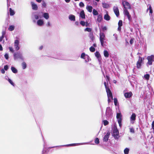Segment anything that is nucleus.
<instances>
[{"label": "nucleus", "instance_id": "1", "mask_svg": "<svg viewBox=\"0 0 154 154\" xmlns=\"http://www.w3.org/2000/svg\"><path fill=\"white\" fill-rule=\"evenodd\" d=\"M122 4L124 8L125 9L124 10V11L125 14L126 16L129 20L130 21L131 19V15L127 10V9H130L131 8L130 4L128 2L126 1H123L122 2Z\"/></svg>", "mask_w": 154, "mask_h": 154}, {"label": "nucleus", "instance_id": "2", "mask_svg": "<svg viewBox=\"0 0 154 154\" xmlns=\"http://www.w3.org/2000/svg\"><path fill=\"white\" fill-rule=\"evenodd\" d=\"M148 62L146 63L147 66L152 65L153 62L154 61V55H151L147 57L146 58Z\"/></svg>", "mask_w": 154, "mask_h": 154}, {"label": "nucleus", "instance_id": "3", "mask_svg": "<svg viewBox=\"0 0 154 154\" xmlns=\"http://www.w3.org/2000/svg\"><path fill=\"white\" fill-rule=\"evenodd\" d=\"M113 136L116 139H118L119 137V132L116 127H114L113 132Z\"/></svg>", "mask_w": 154, "mask_h": 154}, {"label": "nucleus", "instance_id": "4", "mask_svg": "<svg viewBox=\"0 0 154 154\" xmlns=\"http://www.w3.org/2000/svg\"><path fill=\"white\" fill-rule=\"evenodd\" d=\"M148 8L147 9V11L149 10V13L151 14H150V20L152 22H154V18L152 15V10L151 5L149 4L147 6Z\"/></svg>", "mask_w": 154, "mask_h": 154}, {"label": "nucleus", "instance_id": "5", "mask_svg": "<svg viewBox=\"0 0 154 154\" xmlns=\"http://www.w3.org/2000/svg\"><path fill=\"white\" fill-rule=\"evenodd\" d=\"M144 59L139 56V60L137 63V67L138 69H140L141 66V64L143 62Z\"/></svg>", "mask_w": 154, "mask_h": 154}, {"label": "nucleus", "instance_id": "6", "mask_svg": "<svg viewBox=\"0 0 154 154\" xmlns=\"http://www.w3.org/2000/svg\"><path fill=\"white\" fill-rule=\"evenodd\" d=\"M14 59L18 58H20L22 60L23 59L22 54L19 52H17L14 53Z\"/></svg>", "mask_w": 154, "mask_h": 154}, {"label": "nucleus", "instance_id": "7", "mask_svg": "<svg viewBox=\"0 0 154 154\" xmlns=\"http://www.w3.org/2000/svg\"><path fill=\"white\" fill-rule=\"evenodd\" d=\"M136 115L134 113H132L130 118V121L131 124H133L135 122L136 120Z\"/></svg>", "mask_w": 154, "mask_h": 154}, {"label": "nucleus", "instance_id": "8", "mask_svg": "<svg viewBox=\"0 0 154 154\" xmlns=\"http://www.w3.org/2000/svg\"><path fill=\"white\" fill-rule=\"evenodd\" d=\"M19 41L18 40H16L14 43V46L15 50L17 51L18 50L20 49L19 47Z\"/></svg>", "mask_w": 154, "mask_h": 154}, {"label": "nucleus", "instance_id": "9", "mask_svg": "<svg viewBox=\"0 0 154 154\" xmlns=\"http://www.w3.org/2000/svg\"><path fill=\"white\" fill-rule=\"evenodd\" d=\"M113 10L116 16L118 17L119 15L118 7L116 6H114L113 8Z\"/></svg>", "mask_w": 154, "mask_h": 154}, {"label": "nucleus", "instance_id": "10", "mask_svg": "<svg viewBox=\"0 0 154 154\" xmlns=\"http://www.w3.org/2000/svg\"><path fill=\"white\" fill-rule=\"evenodd\" d=\"M106 90L108 98L111 97V99H112L113 97L112 92L110 89H107Z\"/></svg>", "mask_w": 154, "mask_h": 154}, {"label": "nucleus", "instance_id": "11", "mask_svg": "<svg viewBox=\"0 0 154 154\" xmlns=\"http://www.w3.org/2000/svg\"><path fill=\"white\" fill-rule=\"evenodd\" d=\"M110 135V133L108 132L103 137V141L107 142L108 140Z\"/></svg>", "mask_w": 154, "mask_h": 154}, {"label": "nucleus", "instance_id": "12", "mask_svg": "<svg viewBox=\"0 0 154 154\" xmlns=\"http://www.w3.org/2000/svg\"><path fill=\"white\" fill-rule=\"evenodd\" d=\"M132 95V93L131 92H126L124 94V96L126 98H129Z\"/></svg>", "mask_w": 154, "mask_h": 154}, {"label": "nucleus", "instance_id": "13", "mask_svg": "<svg viewBox=\"0 0 154 154\" xmlns=\"http://www.w3.org/2000/svg\"><path fill=\"white\" fill-rule=\"evenodd\" d=\"M31 3L32 9L34 10H37L38 8L37 5L32 2H31Z\"/></svg>", "mask_w": 154, "mask_h": 154}, {"label": "nucleus", "instance_id": "14", "mask_svg": "<svg viewBox=\"0 0 154 154\" xmlns=\"http://www.w3.org/2000/svg\"><path fill=\"white\" fill-rule=\"evenodd\" d=\"M100 40H106L105 35L103 32H100Z\"/></svg>", "mask_w": 154, "mask_h": 154}, {"label": "nucleus", "instance_id": "15", "mask_svg": "<svg viewBox=\"0 0 154 154\" xmlns=\"http://www.w3.org/2000/svg\"><path fill=\"white\" fill-rule=\"evenodd\" d=\"M95 56L98 59V60L100 61L101 60V55L99 52L96 51L95 53Z\"/></svg>", "mask_w": 154, "mask_h": 154}, {"label": "nucleus", "instance_id": "16", "mask_svg": "<svg viewBox=\"0 0 154 154\" xmlns=\"http://www.w3.org/2000/svg\"><path fill=\"white\" fill-rule=\"evenodd\" d=\"M106 114L107 116H109L111 115V110L109 108H107L106 109Z\"/></svg>", "mask_w": 154, "mask_h": 154}, {"label": "nucleus", "instance_id": "17", "mask_svg": "<svg viewBox=\"0 0 154 154\" xmlns=\"http://www.w3.org/2000/svg\"><path fill=\"white\" fill-rule=\"evenodd\" d=\"M80 16L82 18H85V15L83 10H82L81 11L80 14Z\"/></svg>", "mask_w": 154, "mask_h": 154}, {"label": "nucleus", "instance_id": "18", "mask_svg": "<svg viewBox=\"0 0 154 154\" xmlns=\"http://www.w3.org/2000/svg\"><path fill=\"white\" fill-rule=\"evenodd\" d=\"M116 118L117 119L118 121H119V120L122 121V115L121 113H117Z\"/></svg>", "mask_w": 154, "mask_h": 154}, {"label": "nucleus", "instance_id": "19", "mask_svg": "<svg viewBox=\"0 0 154 154\" xmlns=\"http://www.w3.org/2000/svg\"><path fill=\"white\" fill-rule=\"evenodd\" d=\"M104 56L106 57H108L109 56V52L106 50H104L103 52Z\"/></svg>", "mask_w": 154, "mask_h": 154}, {"label": "nucleus", "instance_id": "20", "mask_svg": "<svg viewBox=\"0 0 154 154\" xmlns=\"http://www.w3.org/2000/svg\"><path fill=\"white\" fill-rule=\"evenodd\" d=\"M69 19L71 21H75V17L74 15L71 14L69 16Z\"/></svg>", "mask_w": 154, "mask_h": 154}, {"label": "nucleus", "instance_id": "21", "mask_svg": "<svg viewBox=\"0 0 154 154\" xmlns=\"http://www.w3.org/2000/svg\"><path fill=\"white\" fill-rule=\"evenodd\" d=\"M150 77V75L149 74H146L143 77V79L145 80L148 81L149 80Z\"/></svg>", "mask_w": 154, "mask_h": 154}, {"label": "nucleus", "instance_id": "22", "mask_svg": "<svg viewBox=\"0 0 154 154\" xmlns=\"http://www.w3.org/2000/svg\"><path fill=\"white\" fill-rule=\"evenodd\" d=\"M37 23L38 25L41 26L43 24V21L42 20H38Z\"/></svg>", "mask_w": 154, "mask_h": 154}, {"label": "nucleus", "instance_id": "23", "mask_svg": "<svg viewBox=\"0 0 154 154\" xmlns=\"http://www.w3.org/2000/svg\"><path fill=\"white\" fill-rule=\"evenodd\" d=\"M105 40H100L101 45L103 47H104L106 45L105 44V43H106Z\"/></svg>", "mask_w": 154, "mask_h": 154}, {"label": "nucleus", "instance_id": "24", "mask_svg": "<svg viewBox=\"0 0 154 154\" xmlns=\"http://www.w3.org/2000/svg\"><path fill=\"white\" fill-rule=\"evenodd\" d=\"M10 14L11 16H13L15 14V12L14 10L12 9L11 8H9Z\"/></svg>", "mask_w": 154, "mask_h": 154}, {"label": "nucleus", "instance_id": "25", "mask_svg": "<svg viewBox=\"0 0 154 154\" xmlns=\"http://www.w3.org/2000/svg\"><path fill=\"white\" fill-rule=\"evenodd\" d=\"M44 17L46 19H48L49 18L48 14L47 13H45L43 14Z\"/></svg>", "mask_w": 154, "mask_h": 154}, {"label": "nucleus", "instance_id": "26", "mask_svg": "<svg viewBox=\"0 0 154 154\" xmlns=\"http://www.w3.org/2000/svg\"><path fill=\"white\" fill-rule=\"evenodd\" d=\"M102 5L103 8H108L109 7V5L105 3H102Z\"/></svg>", "mask_w": 154, "mask_h": 154}, {"label": "nucleus", "instance_id": "27", "mask_svg": "<svg viewBox=\"0 0 154 154\" xmlns=\"http://www.w3.org/2000/svg\"><path fill=\"white\" fill-rule=\"evenodd\" d=\"M97 21L99 22H100L102 20V17L101 15H99L98 16V17L97 18Z\"/></svg>", "mask_w": 154, "mask_h": 154}, {"label": "nucleus", "instance_id": "28", "mask_svg": "<svg viewBox=\"0 0 154 154\" xmlns=\"http://www.w3.org/2000/svg\"><path fill=\"white\" fill-rule=\"evenodd\" d=\"M11 69L12 71V72L14 73H16L17 72V69L14 67H12L11 68Z\"/></svg>", "mask_w": 154, "mask_h": 154}, {"label": "nucleus", "instance_id": "29", "mask_svg": "<svg viewBox=\"0 0 154 154\" xmlns=\"http://www.w3.org/2000/svg\"><path fill=\"white\" fill-rule=\"evenodd\" d=\"M93 7L91 6H87V10L90 12L92 11Z\"/></svg>", "mask_w": 154, "mask_h": 154}, {"label": "nucleus", "instance_id": "30", "mask_svg": "<svg viewBox=\"0 0 154 154\" xmlns=\"http://www.w3.org/2000/svg\"><path fill=\"white\" fill-rule=\"evenodd\" d=\"M104 17V19L106 20H110V17L107 14H105Z\"/></svg>", "mask_w": 154, "mask_h": 154}, {"label": "nucleus", "instance_id": "31", "mask_svg": "<svg viewBox=\"0 0 154 154\" xmlns=\"http://www.w3.org/2000/svg\"><path fill=\"white\" fill-rule=\"evenodd\" d=\"M93 14L94 15H97L98 14V12L95 9H93Z\"/></svg>", "mask_w": 154, "mask_h": 154}, {"label": "nucleus", "instance_id": "32", "mask_svg": "<svg viewBox=\"0 0 154 154\" xmlns=\"http://www.w3.org/2000/svg\"><path fill=\"white\" fill-rule=\"evenodd\" d=\"M129 149L128 148H126L124 150V152L125 154H128Z\"/></svg>", "mask_w": 154, "mask_h": 154}, {"label": "nucleus", "instance_id": "33", "mask_svg": "<svg viewBox=\"0 0 154 154\" xmlns=\"http://www.w3.org/2000/svg\"><path fill=\"white\" fill-rule=\"evenodd\" d=\"M22 68L23 69H25L26 67V64L25 62H23L22 64Z\"/></svg>", "mask_w": 154, "mask_h": 154}, {"label": "nucleus", "instance_id": "34", "mask_svg": "<svg viewBox=\"0 0 154 154\" xmlns=\"http://www.w3.org/2000/svg\"><path fill=\"white\" fill-rule=\"evenodd\" d=\"M14 26L12 25H11L9 27L8 29L10 31H13L14 30Z\"/></svg>", "mask_w": 154, "mask_h": 154}, {"label": "nucleus", "instance_id": "35", "mask_svg": "<svg viewBox=\"0 0 154 154\" xmlns=\"http://www.w3.org/2000/svg\"><path fill=\"white\" fill-rule=\"evenodd\" d=\"M89 37L92 40H93L94 38L92 32H90Z\"/></svg>", "mask_w": 154, "mask_h": 154}, {"label": "nucleus", "instance_id": "36", "mask_svg": "<svg viewBox=\"0 0 154 154\" xmlns=\"http://www.w3.org/2000/svg\"><path fill=\"white\" fill-rule=\"evenodd\" d=\"M89 49L90 51L92 52H94L95 51V48L93 46L91 47Z\"/></svg>", "mask_w": 154, "mask_h": 154}, {"label": "nucleus", "instance_id": "37", "mask_svg": "<svg viewBox=\"0 0 154 154\" xmlns=\"http://www.w3.org/2000/svg\"><path fill=\"white\" fill-rule=\"evenodd\" d=\"M103 124L105 126L108 125L109 123L106 120H104L103 121Z\"/></svg>", "mask_w": 154, "mask_h": 154}, {"label": "nucleus", "instance_id": "38", "mask_svg": "<svg viewBox=\"0 0 154 154\" xmlns=\"http://www.w3.org/2000/svg\"><path fill=\"white\" fill-rule=\"evenodd\" d=\"M130 132L131 133H133V134L134 133V128H133L132 127V128H130Z\"/></svg>", "mask_w": 154, "mask_h": 154}, {"label": "nucleus", "instance_id": "39", "mask_svg": "<svg viewBox=\"0 0 154 154\" xmlns=\"http://www.w3.org/2000/svg\"><path fill=\"white\" fill-rule=\"evenodd\" d=\"M122 25V20H119L118 23V26H121Z\"/></svg>", "mask_w": 154, "mask_h": 154}, {"label": "nucleus", "instance_id": "40", "mask_svg": "<svg viewBox=\"0 0 154 154\" xmlns=\"http://www.w3.org/2000/svg\"><path fill=\"white\" fill-rule=\"evenodd\" d=\"M95 143L96 144H98L99 143V140L98 138H96L95 140Z\"/></svg>", "mask_w": 154, "mask_h": 154}, {"label": "nucleus", "instance_id": "41", "mask_svg": "<svg viewBox=\"0 0 154 154\" xmlns=\"http://www.w3.org/2000/svg\"><path fill=\"white\" fill-rule=\"evenodd\" d=\"M8 81L13 86H14V84L13 82L11 81V80L10 79H8Z\"/></svg>", "mask_w": 154, "mask_h": 154}, {"label": "nucleus", "instance_id": "42", "mask_svg": "<svg viewBox=\"0 0 154 154\" xmlns=\"http://www.w3.org/2000/svg\"><path fill=\"white\" fill-rule=\"evenodd\" d=\"M85 53H82L81 55V58L83 59H85Z\"/></svg>", "mask_w": 154, "mask_h": 154}, {"label": "nucleus", "instance_id": "43", "mask_svg": "<svg viewBox=\"0 0 154 154\" xmlns=\"http://www.w3.org/2000/svg\"><path fill=\"white\" fill-rule=\"evenodd\" d=\"M114 102L115 105L116 106L117 105V103L118 102L116 98H115L114 99Z\"/></svg>", "mask_w": 154, "mask_h": 154}, {"label": "nucleus", "instance_id": "44", "mask_svg": "<svg viewBox=\"0 0 154 154\" xmlns=\"http://www.w3.org/2000/svg\"><path fill=\"white\" fill-rule=\"evenodd\" d=\"M80 23L83 26H84L85 25V22L84 21H81Z\"/></svg>", "mask_w": 154, "mask_h": 154}, {"label": "nucleus", "instance_id": "45", "mask_svg": "<svg viewBox=\"0 0 154 154\" xmlns=\"http://www.w3.org/2000/svg\"><path fill=\"white\" fill-rule=\"evenodd\" d=\"M79 5L80 7H83L84 6V3L82 2H81L79 3Z\"/></svg>", "mask_w": 154, "mask_h": 154}, {"label": "nucleus", "instance_id": "46", "mask_svg": "<svg viewBox=\"0 0 154 154\" xmlns=\"http://www.w3.org/2000/svg\"><path fill=\"white\" fill-rule=\"evenodd\" d=\"M4 68L5 70L7 71L8 68V66L7 65H6L4 66Z\"/></svg>", "mask_w": 154, "mask_h": 154}, {"label": "nucleus", "instance_id": "47", "mask_svg": "<svg viewBox=\"0 0 154 154\" xmlns=\"http://www.w3.org/2000/svg\"><path fill=\"white\" fill-rule=\"evenodd\" d=\"M5 57L6 60L8 59L9 58L8 55V54H5Z\"/></svg>", "mask_w": 154, "mask_h": 154}, {"label": "nucleus", "instance_id": "48", "mask_svg": "<svg viewBox=\"0 0 154 154\" xmlns=\"http://www.w3.org/2000/svg\"><path fill=\"white\" fill-rule=\"evenodd\" d=\"M118 123L119 124V126L120 127H121L122 126V121H120V120H119V121H118Z\"/></svg>", "mask_w": 154, "mask_h": 154}, {"label": "nucleus", "instance_id": "49", "mask_svg": "<svg viewBox=\"0 0 154 154\" xmlns=\"http://www.w3.org/2000/svg\"><path fill=\"white\" fill-rule=\"evenodd\" d=\"M9 49L10 51L12 52V53H14V51L13 50V48L11 47H9Z\"/></svg>", "mask_w": 154, "mask_h": 154}, {"label": "nucleus", "instance_id": "50", "mask_svg": "<svg viewBox=\"0 0 154 154\" xmlns=\"http://www.w3.org/2000/svg\"><path fill=\"white\" fill-rule=\"evenodd\" d=\"M108 98V103H109L110 102H111V101L112 100L113 97L112 98V99H111V97H109V98Z\"/></svg>", "mask_w": 154, "mask_h": 154}, {"label": "nucleus", "instance_id": "51", "mask_svg": "<svg viewBox=\"0 0 154 154\" xmlns=\"http://www.w3.org/2000/svg\"><path fill=\"white\" fill-rule=\"evenodd\" d=\"M113 36L115 37V40L116 41H117V40H118V37H117V35L116 34H114Z\"/></svg>", "mask_w": 154, "mask_h": 154}, {"label": "nucleus", "instance_id": "52", "mask_svg": "<svg viewBox=\"0 0 154 154\" xmlns=\"http://www.w3.org/2000/svg\"><path fill=\"white\" fill-rule=\"evenodd\" d=\"M134 41V39H133V38L131 39L130 40V43L131 45L133 43Z\"/></svg>", "mask_w": 154, "mask_h": 154}, {"label": "nucleus", "instance_id": "53", "mask_svg": "<svg viewBox=\"0 0 154 154\" xmlns=\"http://www.w3.org/2000/svg\"><path fill=\"white\" fill-rule=\"evenodd\" d=\"M104 85H105V87L106 90V89H109V88H108L107 87V86L106 85V82H104Z\"/></svg>", "mask_w": 154, "mask_h": 154}, {"label": "nucleus", "instance_id": "54", "mask_svg": "<svg viewBox=\"0 0 154 154\" xmlns=\"http://www.w3.org/2000/svg\"><path fill=\"white\" fill-rule=\"evenodd\" d=\"M34 17L35 19L37 20L39 18V17L38 15H34Z\"/></svg>", "mask_w": 154, "mask_h": 154}, {"label": "nucleus", "instance_id": "55", "mask_svg": "<svg viewBox=\"0 0 154 154\" xmlns=\"http://www.w3.org/2000/svg\"><path fill=\"white\" fill-rule=\"evenodd\" d=\"M42 5L44 7H45V6H46V3H45V2H44V1L43 2H42Z\"/></svg>", "mask_w": 154, "mask_h": 154}, {"label": "nucleus", "instance_id": "56", "mask_svg": "<svg viewBox=\"0 0 154 154\" xmlns=\"http://www.w3.org/2000/svg\"><path fill=\"white\" fill-rule=\"evenodd\" d=\"M6 32L5 31H3L2 32V36H3L4 37V36Z\"/></svg>", "mask_w": 154, "mask_h": 154}, {"label": "nucleus", "instance_id": "57", "mask_svg": "<svg viewBox=\"0 0 154 154\" xmlns=\"http://www.w3.org/2000/svg\"><path fill=\"white\" fill-rule=\"evenodd\" d=\"M4 37V36H2L0 37V42H1L2 41Z\"/></svg>", "mask_w": 154, "mask_h": 154}, {"label": "nucleus", "instance_id": "58", "mask_svg": "<svg viewBox=\"0 0 154 154\" xmlns=\"http://www.w3.org/2000/svg\"><path fill=\"white\" fill-rule=\"evenodd\" d=\"M92 29L90 28H87V31L89 32H91V31Z\"/></svg>", "mask_w": 154, "mask_h": 154}, {"label": "nucleus", "instance_id": "59", "mask_svg": "<svg viewBox=\"0 0 154 154\" xmlns=\"http://www.w3.org/2000/svg\"><path fill=\"white\" fill-rule=\"evenodd\" d=\"M1 73L2 74L5 73V70L3 69H2L1 70Z\"/></svg>", "mask_w": 154, "mask_h": 154}, {"label": "nucleus", "instance_id": "60", "mask_svg": "<svg viewBox=\"0 0 154 154\" xmlns=\"http://www.w3.org/2000/svg\"><path fill=\"white\" fill-rule=\"evenodd\" d=\"M3 50V48L2 47L1 45H0V51H2Z\"/></svg>", "mask_w": 154, "mask_h": 154}, {"label": "nucleus", "instance_id": "61", "mask_svg": "<svg viewBox=\"0 0 154 154\" xmlns=\"http://www.w3.org/2000/svg\"><path fill=\"white\" fill-rule=\"evenodd\" d=\"M75 24L77 26L79 24V22L77 21L75 22Z\"/></svg>", "mask_w": 154, "mask_h": 154}, {"label": "nucleus", "instance_id": "62", "mask_svg": "<svg viewBox=\"0 0 154 154\" xmlns=\"http://www.w3.org/2000/svg\"><path fill=\"white\" fill-rule=\"evenodd\" d=\"M43 48V46L42 45V46H41L39 48V49L40 50H41Z\"/></svg>", "mask_w": 154, "mask_h": 154}, {"label": "nucleus", "instance_id": "63", "mask_svg": "<svg viewBox=\"0 0 154 154\" xmlns=\"http://www.w3.org/2000/svg\"><path fill=\"white\" fill-rule=\"evenodd\" d=\"M118 29L119 31H120L121 29V26H119Z\"/></svg>", "mask_w": 154, "mask_h": 154}, {"label": "nucleus", "instance_id": "64", "mask_svg": "<svg viewBox=\"0 0 154 154\" xmlns=\"http://www.w3.org/2000/svg\"><path fill=\"white\" fill-rule=\"evenodd\" d=\"M65 2L67 3H69L70 2V0H65Z\"/></svg>", "mask_w": 154, "mask_h": 154}]
</instances>
